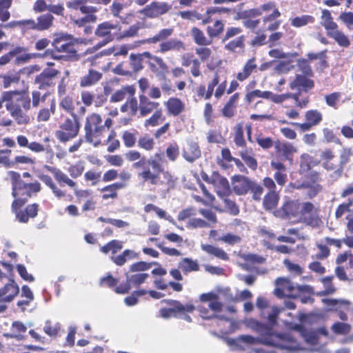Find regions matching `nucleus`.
<instances>
[{
  "label": "nucleus",
  "instance_id": "nucleus-1",
  "mask_svg": "<svg viewBox=\"0 0 353 353\" xmlns=\"http://www.w3.org/2000/svg\"><path fill=\"white\" fill-rule=\"evenodd\" d=\"M280 312L281 310L278 307L272 306L267 316L269 325L257 323V330L261 334L264 333L268 335V337L265 340L267 345L282 350L295 351L301 350L300 344L290 333L272 334V327L276 324V319Z\"/></svg>",
  "mask_w": 353,
  "mask_h": 353
},
{
  "label": "nucleus",
  "instance_id": "nucleus-2",
  "mask_svg": "<svg viewBox=\"0 0 353 353\" xmlns=\"http://www.w3.org/2000/svg\"><path fill=\"white\" fill-rule=\"evenodd\" d=\"M7 101L6 110L19 125L28 124L30 118L26 113L31 109V99L24 90L6 91L3 98Z\"/></svg>",
  "mask_w": 353,
  "mask_h": 353
},
{
  "label": "nucleus",
  "instance_id": "nucleus-3",
  "mask_svg": "<svg viewBox=\"0 0 353 353\" xmlns=\"http://www.w3.org/2000/svg\"><path fill=\"white\" fill-rule=\"evenodd\" d=\"M172 33V28L162 29L152 37L136 41L135 46H139L143 44H154L162 41L159 45V52L161 53H165L170 50L179 51L181 50H185V45L182 41L176 39L166 40Z\"/></svg>",
  "mask_w": 353,
  "mask_h": 353
},
{
  "label": "nucleus",
  "instance_id": "nucleus-4",
  "mask_svg": "<svg viewBox=\"0 0 353 353\" xmlns=\"http://www.w3.org/2000/svg\"><path fill=\"white\" fill-rule=\"evenodd\" d=\"M84 130L85 141L92 143L95 147L98 146L101 142L96 139L104 132L101 116L96 113L88 115L85 119Z\"/></svg>",
  "mask_w": 353,
  "mask_h": 353
},
{
  "label": "nucleus",
  "instance_id": "nucleus-5",
  "mask_svg": "<svg viewBox=\"0 0 353 353\" xmlns=\"http://www.w3.org/2000/svg\"><path fill=\"white\" fill-rule=\"evenodd\" d=\"M74 119H66L60 125V129L55 132L56 137L61 142L68 141L77 136L80 129V123L76 115L72 114Z\"/></svg>",
  "mask_w": 353,
  "mask_h": 353
},
{
  "label": "nucleus",
  "instance_id": "nucleus-6",
  "mask_svg": "<svg viewBox=\"0 0 353 353\" xmlns=\"http://www.w3.org/2000/svg\"><path fill=\"white\" fill-rule=\"evenodd\" d=\"M117 26V24L110 21L99 23L94 31V34L96 37L103 39V40L99 42L94 48L99 49L112 41L114 39V35L112 31L116 30Z\"/></svg>",
  "mask_w": 353,
  "mask_h": 353
},
{
  "label": "nucleus",
  "instance_id": "nucleus-7",
  "mask_svg": "<svg viewBox=\"0 0 353 353\" xmlns=\"http://www.w3.org/2000/svg\"><path fill=\"white\" fill-rule=\"evenodd\" d=\"M72 36L68 34L59 33L54 35L52 43V46L58 52H64L70 55H76L77 50L74 43L72 42Z\"/></svg>",
  "mask_w": 353,
  "mask_h": 353
},
{
  "label": "nucleus",
  "instance_id": "nucleus-8",
  "mask_svg": "<svg viewBox=\"0 0 353 353\" xmlns=\"http://www.w3.org/2000/svg\"><path fill=\"white\" fill-rule=\"evenodd\" d=\"M19 293V285L13 279H10L8 283L0 288V313L6 310V303L12 302Z\"/></svg>",
  "mask_w": 353,
  "mask_h": 353
},
{
  "label": "nucleus",
  "instance_id": "nucleus-9",
  "mask_svg": "<svg viewBox=\"0 0 353 353\" xmlns=\"http://www.w3.org/2000/svg\"><path fill=\"white\" fill-rule=\"evenodd\" d=\"M59 71L56 69H46L41 73L37 75L34 83L38 85L39 90H45L55 85L54 78Z\"/></svg>",
  "mask_w": 353,
  "mask_h": 353
},
{
  "label": "nucleus",
  "instance_id": "nucleus-10",
  "mask_svg": "<svg viewBox=\"0 0 353 353\" xmlns=\"http://www.w3.org/2000/svg\"><path fill=\"white\" fill-rule=\"evenodd\" d=\"M172 6L165 2L154 1L139 11L148 18H156L168 12Z\"/></svg>",
  "mask_w": 353,
  "mask_h": 353
},
{
  "label": "nucleus",
  "instance_id": "nucleus-11",
  "mask_svg": "<svg viewBox=\"0 0 353 353\" xmlns=\"http://www.w3.org/2000/svg\"><path fill=\"white\" fill-rule=\"evenodd\" d=\"M300 203L296 200L286 199L280 210L275 212L276 216L283 219H291L299 213Z\"/></svg>",
  "mask_w": 353,
  "mask_h": 353
},
{
  "label": "nucleus",
  "instance_id": "nucleus-12",
  "mask_svg": "<svg viewBox=\"0 0 353 353\" xmlns=\"http://www.w3.org/2000/svg\"><path fill=\"white\" fill-rule=\"evenodd\" d=\"M252 180L243 175H234L231 179L232 190L237 195L246 194L250 190Z\"/></svg>",
  "mask_w": 353,
  "mask_h": 353
},
{
  "label": "nucleus",
  "instance_id": "nucleus-13",
  "mask_svg": "<svg viewBox=\"0 0 353 353\" xmlns=\"http://www.w3.org/2000/svg\"><path fill=\"white\" fill-rule=\"evenodd\" d=\"M309 77L300 74H296L294 79L290 83V89L296 90L300 93L309 92L314 87V81Z\"/></svg>",
  "mask_w": 353,
  "mask_h": 353
},
{
  "label": "nucleus",
  "instance_id": "nucleus-14",
  "mask_svg": "<svg viewBox=\"0 0 353 353\" xmlns=\"http://www.w3.org/2000/svg\"><path fill=\"white\" fill-rule=\"evenodd\" d=\"M275 283L277 288L274 290V294L276 296L281 298L283 296H292L296 286L286 278H278Z\"/></svg>",
  "mask_w": 353,
  "mask_h": 353
},
{
  "label": "nucleus",
  "instance_id": "nucleus-15",
  "mask_svg": "<svg viewBox=\"0 0 353 353\" xmlns=\"http://www.w3.org/2000/svg\"><path fill=\"white\" fill-rule=\"evenodd\" d=\"M276 152L281 157L282 160H290L294 153L296 152V148L289 142H281L279 140L274 142Z\"/></svg>",
  "mask_w": 353,
  "mask_h": 353
},
{
  "label": "nucleus",
  "instance_id": "nucleus-16",
  "mask_svg": "<svg viewBox=\"0 0 353 353\" xmlns=\"http://www.w3.org/2000/svg\"><path fill=\"white\" fill-rule=\"evenodd\" d=\"M139 112L141 117H145L153 112L158 110L159 103L158 102L151 101L148 97L142 94L139 97Z\"/></svg>",
  "mask_w": 353,
  "mask_h": 353
},
{
  "label": "nucleus",
  "instance_id": "nucleus-17",
  "mask_svg": "<svg viewBox=\"0 0 353 353\" xmlns=\"http://www.w3.org/2000/svg\"><path fill=\"white\" fill-rule=\"evenodd\" d=\"M201 150L199 146L196 142H188L183 148L182 155L188 162L192 163L201 157Z\"/></svg>",
  "mask_w": 353,
  "mask_h": 353
},
{
  "label": "nucleus",
  "instance_id": "nucleus-18",
  "mask_svg": "<svg viewBox=\"0 0 353 353\" xmlns=\"http://www.w3.org/2000/svg\"><path fill=\"white\" fill-rule=\"evenodd\" d=\"M167 108L168 114L172 116H178L185 110L184 103L179 98L171 97L164 103Z\"/></svg>",
  "mask_w": 353,
  "mask_h": 353
},
{
  "label": "nucleus",
  "instance_id": "nucleus-19",
  "mask_svg": "<svg viewBox=\"0 0 353 353\" xmlns=\"http://www.w3.org/2000/svg\"><path fill=\"white\" fill-rule=\"evenodd\" d=\"M265 339L262 341L260 338H254L250 335H241L236 339H227V343L230 346H239L241 343L248 345H254L261 343H265Z\"/></svg>",
  "mask_w": 353,
  "mask_h": 353
},
{
  "label": "nucleus",
  "instance_id": "nucleus-20",
  "mask_svg": "<svg viewBox=\"0 0 353 353\" xmlns=\"http://www.w3.org/2000/svg\"><path fill=\"white\" fill-rule=\"evenodd\" d=\"M102 73L94 70L93 69H90L88 71V73L81 78L80 80V86L81 87H89L92 85H94L98 81L101 80L102 78Z\"/></svg>",
  "mask_w": 353,
  "mask_h": 353
},
{
  "label": "nucleus",
  "instance_id": "nucleus-21",
  "mask_svg": "<svg viewBox=\"0 0 353 353\" xmlns=\"http://www.w3.org/2000/svg\"><path fill=\"white\" fill-rule=\"evenodd\" d=\"M56 101L52 99L50 102L49 108H41L37 113V120L38 122H46L49 121L52 114L55 113Z\"/></svg>",
  "mask_w": 353,
  "mask_h": 353
},
{
  "label": "nucleus",
  "instance_id": "nucleus-22",
  "mask_svg": "<svg viewBox=\"0 0 353 353\" xmlns=\"http://www.w3.org/2000/svg\"><path fill=\"white\" fill-rule=\"evenodd\" d=\"M135 88L132 85H127L122 87L120 90H117L110 97V101L113 103L119 102L126 98L127 94L129 97L134 96Z\"/></svg>",
  "mask_w": 353,
  "mask_h": 353
},
{
  "label": "nucleus",
  "instance_id": "nucleus-23",
  "mask_svg": "<svg viewBox=\"0 0 353 353\" xmlns=\"http://www.w3.org/2000/svg\"><path fill=\"white\" fill-rule=\"evenodd\" d=\"M165 161L163 152H157L154 157L148 159V166L150 165L154 172L158 173L163 172V163Z\"/></svg>",
  "mask_w": 353,
  "mask_h": 353
},
{
  "label": "nucleus",
  "instance_id": "nucleus-24",
  "mask_svg": "<svg viewBox=\"0 0 353 353\" xmlns=\"http://www.w3.org/2000/svg\"><path fill=\"white\" fill-rule=\"evenodd\" d=\"M279 201V195L276 191H269L263 200V205L265 210L274 209Z\"/></svg>",
  "mask_w": 353,
  "mask_h": 353
},
{
  "label": "nucleus",
  "instance_id": "nucleus-25",
  "mask_svg": "<svg viewBox=\"0 0 353 353\" xmlns=\"http://www.w3.org/2000/svg\"><path fill=\"white\" fill-rule=\"evenodd\" d=\"M321 24L325 28L327 34L338 28V25L333 21L331 13L327 10L322 11Z\"/></svg>",
  "mask_w": 353,
  "mask_h": 353
},
{
  "label": "nucleus",
  "instance_id": "nucleus-26",
  "mask_svg": "<svg viewBox=\"0 0 353 353\" xmlns=\"http://www.w3.org/2000/svg\"><path fill=\"white\" fill-rule=\"evenodd\" d=\"M125 187V183L122 182H117L107 185L101 189V192H105L102 197L105 200L108 199L110 198L115 199L117 197V191Z\"/></svg>",
  "mask_w": 353,
  "mask_h": 353
},
{
  "label": "nucleus",
  "instance_id": "nucleus-27",
  "mask_svg": "<svg viewBox=\"0 0 353 353\" xmlns=\"http://www.w3.org/2000/svg\"><path fill=\"white\" fill-rule=\"evenodd\" d=\"M54 17L50 13L39 15L37 18V30L44 31L50 28L53 25Z\"/></svg>",
  "mask_w": 353,
  "mask_h": 353
},
{
  "label": "nucleus",
  "instance_id": "nucleus-28",
  "mask_svg": "<svg viewBox=\"0 0 353 353\" xmlns=\"http://www.w3.org/2000/svg\"><path fill=\"white\" fill-rule=\"evenodd\" d=\"M179 268L185 274L191 272H196L199 270V265L196 260H192L190 258H183L178 265Z\"/></svg>",
  "mask_w": 353,
  "mask_h": 353
},
{
  "label": "nucleus",
  "instance_id": "nucleus-29",
  "mask_svg": "<svg viewBox=\"0 0 353 353\" xmlns=\"http://www.w3.org/2000/svg\"><path fill=\"white\" fill-rule=\"evenodd\" d=\"M256 68L255 58L249 59L244 65L242 71L236 74V79L240 81L247 79Z\"/></svg>",
  "mask_w": 353,
  "mask_h": 353
},
{
  "label": "nucleus",
  "instance_id": "nucleus-30",
  "mask_svg": "<svg viewBox=\"0 0 353 353\" xmlns=\"http://www.w3.org/2000/svg\"><path fill=\"white\" fill-rule=\"evenodd\" d=\"M327 36L333 39L341 47L348 48L350 45V41L347 36L338 28L333 32H329Z\"/></svg>",
  "mask_w": 353,
  "mask_h": 353
},
{
  "label": "nucleus",
  "instance_id": "nucleus-31",
  "mask_svg": "<svg viewBox=\"0 0 353 353\" xmlns=\"http://www.w3.org/2000/svg\"><path fill=\"white\" fill-rule=\"evenodd\" d=\"M143 24L137 22L130 26L128 29L123 30L118 37L119 40H123L128 38H133L139 36V30L143 28Z\"/></svg>",
  "mask_w": 353,
  "mask_h": 353
},
{
  "label": "nucleus",
  "instance_id": "nucleus-32",
  "mask_svg": "<svg viewBox=\"0 0 353 353\" xmlns=\"http://www.w3.org/2000/svg\"><path fill=\"white\" fill-rule=\"evenodd\" d=\"M139 110L137 99L132 96L128 98L125 103L121 105V111L122 112H128L130 116H135Z\"/></svg>",
  "mask_w": 353,
  "mask_h": 353
},
{
  "label": "nucleus",
  "instance_id": "nucleus-33",
  "mask_svg": "<svg viewBox=\"0 0 353 353\" xmlns=\"http://www.w3.org/2000/svg\"><path fill=\"white\" fill-rule=\"evenodd\" d=\"M201 249L205 252L224 261H227L229 258L228 254L223 250L211 245L202 244Z\"/></svg>",
  "mask_w": 353,
  "mask_h": 353
},
{
  "label": "nucleus",
  "instance_id": "nucleus-34",
  "mask_svg": "<svg viewBox=\"0 0 353 353\" xmlns=\"http://www.w3.org/2000/svg\"><path fill=\"white\" fill-rule=\"evenodd\" d=\"M50 95V92H46L42 94L40 90H33L31 92V105L33 108L37 109L41 106Z\"/></svg>",
  "mask_w": 353,
  "mask_h": 353
},
{
  "label": "nucleus",
  "instance_id": "nucleus-35",
  "mask_svg": "<svg viewBox=\"0 0 353 353\" xmlns=\"http://www.w3.org/2000/svg\"><path fill=\"white\" fill-rule=\"evenodd\" d=\"M301 336L307 344L313 347L311 350H319V348L316 347V346L319 344L320 339L314 330H306Z\"/></svg>",
  "mask_w": 353,
  "mask_h": 353
},
{
  "label": "nucleus",
  "instance_id": "nucleus-36",
  "mask_svg": "<svg viewBox=\"0 0 353 353\" xmlns=\"http://www.w3.org/2000/svg\"><path fill=\"white\" fill-rule=\"evenodd\" d=\"M191 35L194 42L200 46H208L212 43V40L208 39L204 34L203 32L196 27H194L191 30Z\"/></svg>",
  "mask_w": 353,
  "mask_h": 353
},
{
  "label": "nucleus",
  "instance_id": "nucleus-37",
  "mask_svg": "<svg viewBox=\"0 0 353 353\" xmlns=\"http://www.w3.org/2000/svg\"><path fill=\"white\" fill-rule=\"evenodd\" d=\"M239 155L245 164L252 170H256L258 167L256 159L253 157L252 150H243L239 152Z\"/></svg>",
  "mask_w": 353,
  "mask_h": 353
},
{
  "label": "nucleus",
  "instance_id": "nucleus-38",
  "mask_svg": "<svg viewBox=\"0 0 353 353\" xmlns=\"http://www.w3.org/2000/svg\"><path fill=\"white\" fill-rule=\"evenodd\" d=\"M159 174L152 172L150 168L142 170L138 173V176L140 177L143 182H149L152 185H157L159 179Z\"/></svg>",
  "mask_w": 353,
  "mask_h": 353
},
{
  "label": "nucleus",
  "instance_id": "nucleus-39",
  "mask_svg": "<svg viewBox=\"0 0 353 353\" xmlns=\"http://www.w3.org/2000/svg\"><path fill=\"white\" fill-rule=\"evenodd\" d=\"M234 142L237 147L243 148L246 145V142L243 136V125L242 123L236 124L234 128Z\"/></svg>",
  "mask_w": 353,
  "mask_h": 353
},
{
  "label": "nucleus",
  "instance_id": "nucleus-40",
  "mask_svg": "<svg viewBox=\"0 0 353 353\" xmlns=\"http://www.w3.org/2000/svg\"><path fill=\"white\" fill-rule=\"evenodd\" d=\"M165 117L163 116L161 109L155 110L153 114L148 119L145 121L144 126L148 128L149 126L155 127L157 126L160 123L163 122Z\"/></svg>",
  "mask_w": 353,
  "mask_h": 353
},
{
  "label": "nucleus",
  "instance_id": "nucleus-41",
  "mask_svg": "<svg viewBox=\"0 0 353 353\" xmlns=\"http://www.w3.org/2000/svg\"><path fill=\"white\" fill-rule=\"evenodd\" d=\"M224 30V23L221 20H216L213 26L207 27V33L210 38L218 37Z\"/></svg>",
  "mask_w": 353,
  "mask_h": 353
},
{
  "label": "nucleus",
  "instance_id": "nucleus-42",
  "mask_svg": "<svg viewBox=\"0 0 353 353\" xmlns=\"http://www.w3.org/2000/svg\"><path fill=\"white\" fill-rule=\"evenodd\" d=\"M123 248V242L119 240H112L102 246L100 248L101 252L104 254H108L109 252H112V254L117 253L118 251L121 250Z\"/></svg>",
  "mask_w": 353,
  "mask_h": 353
},
{
  "label": "nucleus",
  "instance_id": "nucleus-43",
  "mask_svg": "<svg viewBox=\"0 0 353 353\" xmlns=\"http://www.w3.org/2000/svg\"><path fill=\"white\" fill-rule=\"evenodd\" d=\"M314 22V17L311 15H301L300 17H296L291 21V25L296 28H300L306 26L309 23H313Z\"/></svg>",
  "mask_w": 353,
  "mask_h": 353
},
{
  "label": "nucleus",
  "instance_id": "nucleus-44",
  "mask_svg": "<svg viewBox=\"0 0 353 353\" xmlns=\"http://www.w3.org/2000/svg\"><path fill=\"white\" fill-rule=\"evenodd\" d=\"M331 330L336 334L345 335L351 332L352 325L347 323L336 322L332 325Z\"/></svg>",
  "mask_w": 353,
  "mask_h": 353
},
{
  "label": "nucleus",
  "instance_id": "nucleus-45",
  "mask_svg": "<svg viewBox=\"0 0 353 353\" xmlns=\"http://www.w3.org/2000/svg\"><path fill=\"white\" fill-rule=\"evenodd\" d=\"M305 120L312 126L318 125L323 119L321 113L316 110H308L305 114Z\"/></svg>",
  "mask_w": 353,
  "mask_h": 353
},
{
  "label": "nucleus",
  "instance_id": "nucleus-46",
  "mask_svg": "<svg viewBox=\"0 0 353 353\" xmlns=\"http://www.w3.org/2000/svg\"><path fill=\"white\" fill-rule=\"evenodd\" d=\"M12 0H0V21H7L10 14L8 9L10 7Z\"/></svg>",
  "mask_w": 353,
  "mask_h": 353
},
{
  "label": "nucleus",
  "instance_id": "nucleus-47",
  "mask_svg": "<svg viewBox=\"0 0 353 353\" xmlns=\"http://www.w3.org/2000/svg\"><path fill=\"white\" fill-rule=\"evenodd\" d=\"M244 36L239 37L225 44V49L230 52H235L237 49H243L244 48Z\"/></svg>",
  "mask_w": 353,
  "mask_h": 353
},
{
  "label": "nucleus",
  "instance_id": "nucleus-48",
  "mask_svg": "<svg viewBox=\"0 0 353 353\" xmlns=\"http://www.w3.org/2000/svg\"><path fill=\"white\" fill-rule=\"evenodd\" d=\"M126 277L130 285H139L145 281L149 277V274L147 273H139L129 276L128 274H126Z\"/></svg>",
  "mask_w": 353,
  "mask_h": 353
},
{
  "label": "nucleus",
  "instance_id": "nucleus-49",
  "mask_svg": "<svg viewBox=\"0 0 353 353\" xmlns=\"http://www.w3.org/2000/svg\"><path fill=\"white\" fill-rule=\"evenodd\" d=\"M352 154V150L350 148H343L340 154V162H339V166L340 168H339L336 172L340 175L341 172H343V166L347 164L350 160V157Z\"/></svg>",
  "mask_w": 353,
  "mask_h": 353
},
{
  "label": "nucleus",
  "instance_id": "nucleus-50",
  "mask_svg": "<svg viewBox=\"0 0 353 353\" xmlns=\"http://www.w3.org/2000/svg\"><path fill=\"white\" fill-rule=\"evenodd\" d=\"M297 66L302 72V75L313 77L314 73L307 59H299L297 61Z\"/></svg>",
  "mask_w": 353,
  "mask_h": 353
},
{
  "label": "nucleus",
  "instance_id": "nucleus-51",
  "mask_svg": "<svg viewBox=\"0 0 353 353\" xmlns=\"http://www.w3.org/2000/svg\"><path fill=\"white\" fill-rule=\"evenodd\" d=\"M56 181L59 183H63L68 185L69 187L74 188L76 185V183L70 179L64 172L60 169H58L54 176Z\"/></svg>",
  "mask_w": 353,
  "mask_h": 353
},
{
  "label": "nucleus",
  "instance_id": "nucleus-52",
  "mask_svg": "<svg viewBox=\"0 0 353 353\" xmlns=\"http://www.w3.org/2000/svg\"><path fill=\"white\" fill-rule=\"evenodd\" d=\"M138 146L145 150L150 151L154 148V141L148 136L141 137L138 140Z\"/></svg>",
  "mask_w": 353,
  "mask_h": 353
},
{
  "label": "nucleus",
  "instance_id": "nucleus-53",
  "mask_svg": "<svg viewBox=\"0 0 353 353\" xmlns=\"http://www.w3.org/2000/svg\"><path fill=\"white\" fill-rule=\"evenodd\" d=\"M256 141L258 145L264 150L271 148L274 146V142L270 137H264L262 134L257 135Z\"/></svg>",
  "mask_w": 353,
  "mask_h": 353
},
{
  "label": "nucleus",
  "instance_id": "nucleus-54",
  "mask_svg": "<svg viewBox=\"0 0 353 353\" xmlns=\"http://www.w3.org/2000/svg\"><path fill=\"white\" fill-rule=\"evenodd\" d=\"M152 265H158L157 262L147 263L144 261H139L133 263L130 265V270L131 272H141L149 270Z\"/></svg>",
  "mask_w": 353,
  "mask_h": 353
},
{
  "label": "nucleus",
  "instance_id": "nucleus-55",
  "mask_svg": "<svg viewBox=\"0 0 353 353\" xmlns=\"http://www.w3.org/2000/svg\"><path fill=\"white\" fill-rule=\"evenodd\" d=\"M166 155L171 161H174L179 155V148L176 143L170 144L166 148Z\"/></svg>",
  "mask_w": 353,
  "mask_h": 353
},
{
  "label": "nucleus",
  "instance_id": "nucleus-56",
  "mask_svg": "<svg viewBox=\"0 0 353 353\" xmlns=\"http://www.w3.org/2000/svg\"><path fill=\"white\" fill-rule=\"evenodd\" d=\"M178 15L183 19L190 21L202 19V15L195 10L180 11L178 12Z\"/></svg>",
  "mask_w": 353,
  "mask_h": 353
},
{
  "label": "nucleus",
  "instance_id": "nucleus-57",
  "mask_svg": "<svg viewBox=\"0 0 353 353\" xmlns=\"http://www.w3.org/2000/svg\"><path fill=\"white\" fill-rule=\"evenodd\" d=\"M130 65L134 72H138L143 68L142 55L131 54L130 56Z\"/></svg>",
  "mask_w": 353,
  "mask_h": 353
},
{
  "label": "nucleus",
  "instance_id": "nucleus-58",
  "mask_svg": "<svg viewBox=\"0 0 353 353\" xmlns=\"http://www.w3.org/2000/svg\"><path fill=\"white\" fill-rule=\"evenodd\" d=\"M219 183L222 189L221 190H217V194L222 198L228 196L230 193L228 181L224 177H220L219 179Z\"/></svg>",
  "mask_w": 353,
  "mask_h": 353
},
{
  "label": "nucleus",
  "instance_id": "nucleus-59",
  "mask_svg": "<svg viewBox=\"0 0 353 353\" xmlns=\"http://www.w3.org/2000/svg\"><path fill=\"white\" fill-rule=\"evenodd\" d=\"M339 19L346 26L348 30H353V12H341Z\"/></svg>",
  "mask_w": 353,
  "mask_h": 353
},
{
  "label": "nucleus",
  "instance_id": "nucleus-60",
  "mask_svg": "<svg viewBox=\"0 0 353 353\" xmlns=\"http://www.w3.org/2000/svg\"><path fill=\"white\" fill-rule=\"evenodd\" d=\"M83 170L84 166L81 162H78L74 165H72L68 169L70 175L74 179L80 176Z\"/></svg>",
  "mask_w": 353,
  "mask_h": 353
},
{
  "label": "nucleus",
  "instance_id": "nucleus-61",
  "mask_svg": "<svg viewBox=\"0 0 353 353\" xmlns=\"http://www.w3.org/2000/svg\"><path fill=\"white\" fill-rule=\"evenodd\" d=\"M41 190V183L35 181L33 183H29L27 184V188L25 190V194L28 197H31L32 194L39 192Z\"/></svg>",
  "mask_w": 353,
  "mask_h": 353
},
{
  "label": "nucleus",
  "instance_id": "nucleus-62",
  "mask_svg": "<svg viewBox=\"0 0 353 353\" xmlns=\"http://www.w3.org/2000/svg\"><path fill=\"white\" fill-rule=\"evenodd\" d=\"M97 17L95 14H88L83 17L74 19V23L79 27H84L87 23H95Z\"/></svg>",
  "mask_w": 353,
  "mask_h": 353
},
{
  "label": "nucleus",
  "instance_id": "nucleus-63",
  "mask_svg": "<svg viewBox=\"0 0 353 353\" xmlns=\"http://www.w3.org/2000/svg\"><path fill=\"white\" fill-rule=\"evenodd\" d=\"M316 247L319 250V252L315 255V259L324 260L330 256V250L327 246L321 243H316Z\"/></svg>",
  "mask_w": 353,
  "mask_h": 353
},
{
  "label": "nucleus",
  "instance_id": "nucleus-64",
  "mask_svg": "<svg viewBox=\"0 0 353 353\" xmlns=\"http://www.w3.org/2000/svg\"><path fill=\"white\" fill-rule=\"evenodd\" d=\"M60 107L66 112L72 113V111L74 107L72 97L69 96L64 97L60 102Z\"/></svg>",
  "mask_w": 353,
  "mask_h": 353
}]
</instances>
